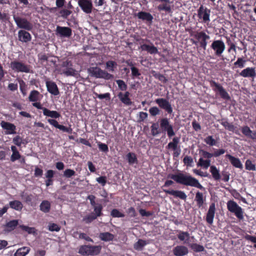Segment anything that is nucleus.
I'll list each match as a JSON object with an SVG mask.
<instances>
[{
  "instance_id": "nucleus-12",
  "label": "nucleus",
  "mask_w": 256,
  "mask_h": 256,
  "mask_svg": "<svg viewBox=\"0 0 256 256\" xmlns=\"http://www.w3.org/2000/svg\"><path fill=\"white\" fill-rule=\"evenodd\" d=\"M55 32L56 36L61 38H69L72 35V30L67 26H58Z\"/></svg>"
},
{
  "instance_id": "nucleus-21",
  "label": "nucleus",
  "mask_w": 256,
  "mask_h": 256,
  "mask_svg": "<svg viewBox=\"0 0 256 256\" xmlns=\"http://www.w3.org/2000/svg\"><path fill=\"white\" fill-rule=\"evenodd\" d=\"M140 48L142 51H146L148 53L150 54H156L159 53L158 48L152 43L150 45L146 44H142Z\"/></svg>"
},
{
  "instance_id": "nucleus-48",
  "label": "nucleus",
  "mask_w": 256,
  "mask_h": 256,
  "mask_svg": "<svg viewBox=\"0 0 256 256\" xmlns=\"http://www.w3.org/2000/svg\"><path fill=\"white\" fill-rule=\"evenodd\" d=\"M246 60L242 58H238L237 60L234 62V66L236 68H242L244 66Z\"/></svg>"
},
{
  "instance_id": "nucleus-49",
  "label": "nucleus",
  "mask_w": 256,
  "mask_h": 256,
  "mask_svg": "<svg viewBox=\"0 0 256 256\" xmlns=\"http://www.w3.org/2000/svg\"><path fill=\"white\" fill-rule=\"evenodd\" d=\"M190 248L196 252H201L204 250V248L202 246L197 244H192L190 245Z\"/></svg>"
},
{
  "instance_id": "nucleus-5",
  "label": "nucleus",
  "mask_w": 256,
  "mask_h": 256,
  "mask_svg": "<svg viewBox=\"0 0 256 256\" xmlns=\"http://www.w3.org/2000/svg\"><path fill=\"white\" fill-rule=\"evenodd\" d=\"M102 249L100 246L84 245L80 248L78 253L82 255L94 256L98 254Z\"/></svg>"
},
{
  "instance_id": "nucleus-36",
  "label": "nucleus",
  "mask_w": 256,
  "mask_h": 256,
  "mask_svg": "<svg viewBox=\"0 0 256 256\" xmlns=\"http://www.w3.org/2000/svg\"><path fill=\"white\" fill-rule=\"evenodd\" d=\"M9 204L11 208L16 210H20L23 207L22 203L16 200L10 202Z\"/></svg>"
},
{
  "instance_id": "nucleus-57",
  "label": "nucleus",
  "mask_w": 256,
  "mask_h": 256,
  "mask_svg": "<svg viewBox=\"0 0 256 256\" xmlns=\"http://www.w3.org/2000/svg\"><path fill=\"white\" fill-rule=\"evenodd\" d=\"M204 141L206 143V144L210 146H214L216 144V140L212 138V136H208L204 138Z\"/></svg>"
},
{
  "instance_id": "nucleus-20",
  "label": "nucleus",
  "mask_w": 256,
  "mask_h": 256,
  "mask_svg": "<svg viewBox=\"0 0 256 256\" xmlns=\"http://www.w3.org/2000/svg\"><path fill=\"white\" fill-rule=\"evenodd\" d=\"M240 75L244 78H254L256 76V68L248 67L242 70Z\"/></svg>"
},
{
  "instance_id": "nucleus-13",
  "label": "nucleus",
  "mask_w": 256,
  "mask_h": 256,
  "mask_svg": "<svg viewBox=\"0 0 256 256\" xmlns=\"http://www.w3.org/2000/svg\"><path fill=\"white\" fill-rule=\"evenodd\" d=\"M160 128L162 132H167L168 137H172L175 135V133L173 130L172 126H171L168 119L162 118L160 122Z\"/></svg>"
},
{
  "instance_id": "nucleus-30",
  "label": "nucleus",
  "mask_w": 256,
  "mask_h": 256,
  "mask_svg": "<svg viewBox=\"0 0 256 256\" xmlns=\"http://www.w3.org/2000/svg\"><path fill=\"white\" fill-rule=\"evenodd\" d=\"M148 242L146 240L142 239H139L137 242L134 244V248L136 250L140 251L142 250L145 246H146Z\"/></svg>"
},
{
  "instance_id": "nucleus-31",
  "label": "nucleus",
  "mask_w": 256,
  "mask_h": 256,
  "mask_svg": "<svg viewBox=\"0 0 256 256\" xmlns=\"http://www.w3.org/2000/svg\"><path fill=\"white\" fill-rule=\"evenodd\" d=\"M210 172L212 174L213 178L216 180H219L220 179V174L218 170L214 166L210 167Z\"/></svg>"
},
{
  "instance_id": "nucleus-61",
  "label": "nucleus",
  "mask_w": 256,
  "mask_h": 256,
  "mask_svg": "<svg viewBox=\"0 0 256 256\" xmlns=\"http://www.w3.org/2000/svg\"><path fill=\"white\" fill-rule=\"evenodd\" d=\"M242 132L244 136L248 137H249L250 135L252 134V131L248 126L242 128Z\"/></svg>"
},
{
  "instance_id": "nucleus-9",
  "label": "nucleus",
  "mask_w": 256,
  "mask_h": 256,
  "mask_svg": "<svg viewBox=\"0 0 256 256\" xmlns=\"http://www.w3.org/2000/svg\"><path fill=\"white\" fill-rule=\"evenodd\" d=\"M227 207L228 210L234 213L238 218L240 220L243 219L244 216L242 208L236 202L233 200H229L227 203Z\"/></svg>"
},
{
  "instance_id": "nucleus-16",
  "label": "nucleus",
  "mask_w": 256,
  "mask_h": 256,
  "mask_svg": "<svg viewBox=\"0 0 256 256\" xmlns=\"http://www.w3.org/2000/svg\"><path fill=\"white\" fill-rule=\"evenodd\" d=\"M156 1L160 2L157 7L158 11H164L168 14L172 12L171 6L170 5L171 2L170 0H156Z\"/></svg>"
},
{
  "instance_id": "nucleus-58",
  "label": "nucleus",
  "mask_w": 256,
  "mask_h": 256,
  "mask_svg": "<svg viewBox=\"0 0 256 256\" xmlns=\"http://www.w3.org/2000/svg\"><path fill=\"white\" fill-rule=\"evenodd\" d=\"M94 94L96 97L100 100L105 98L106 100H109L110 98V94L109 92H106L104 94H98L96 92H94Z\"/></svg>"
},
{
  "instance_id": "nucleus-40",
  "label": "nucleus",
  "mask_w": 256,
  "mask_h": 256,
  "mask_svg": "<svg viewBox=\"0 0 256 256\" xmlns=\"http://www.w3.org/2000/svg\"><path fill=\"white\" fill-rule=\"evenodd\" d=\"M197 165L198 166H204L205 168H208L210 165V160H204L202 158H200Z\"/></svg>"
},
{
  "instance_id": "nucleus-33",
  "label": "nucleus",
  "mask_w": 256,
  "mask_h": 256,
  "mask_svg": "<svg viewBox=\"0 0 256 256\" xmlns=\"http://www.w3.org/2000/svg\"><path fill=\"white\" fill-rule=\"evenodd\" d=\"M100 238L103 241L107 242L112 240L114 236L108 232H102L99 235Z\"/></svg>"
},
{
  "instance_id": "nucleus-54",
  "label": "nucleus",
  "mask_w": 256,
  "mask_h": 256,
  "mask_svg": "<svg viewBox=\"0 0 256 256\" xmlns=\"http://www.w3.org/2000/svg\"><path fill=\"white\" fill-rule=\"evenodd\" d=\"M226 43L229 46V48L228 50V52H230L231 50L236 52V44L231 41L230 38H227Z\"/></svg>"
},
{
  "instance_id": "nucleus-25",
  "label": "nucleus",
  "mask_w": 256,
  "mask_h": 256,
  "mask_svg": "<svg viewBox=\"0 0 256 256\" xmlns=\"http://www.w3.org/2000/svg\"><path fill=\"white\" fill-rule=\"evenodd\" d=\"M130 93L128 92H126L124 93L120 92L118 96L120 100L124 104L130 106L132 104V101L130 98Z\"/></svg>"
},
{
  "instance_id": "nucleus-19",
  "label": "nucleus",
  "mask_w": 256,
  "mask_h": 256,
  "mask_svg": "<svg viewBox=\"0 0 256 256\" xmlns=\"http://www.w3.org/2000/svg\"><path fill=\"white\" fill-rule=\"evenodd\" d=\"M48 91L54 96H58L60 92L56 84L52 81H46V82Z\"/></svg>"
},
{
  "instance_id": "nucleus-51",
  "label": "nucleus",
  "mask_w": 256,
  "mask_h": 256,
  "mask_svg": "<svg viewBox=\"0 0 256 256\" xmlns=\"http://www.w3.org/2000/svg\"><path fill=\"white\" fill-rule=\"evenodd\" d=\"M10 20V16L8 14L4 12H2L0 10V21L2 22H7Z\"/></svg>"
},
{
  "instance_id": "nucleus-34",
  "label": "nucleus",
  "mask_w": 256,
  "mask_h": 256,
  "mask_svg": "<svg viewBox=\"0 0 256 256\" xmlns=\"http://www.w3.org/2000/svg\"><path fill=\"white\" fill-rule=\"evenodd\" d=\"M30 250V248L27 246H24L18 248L14 254V256H25Z\"/></svg>"
},
{
  "instance_id": "nucleus-41",
  "label": "nucleus",
  "mask_w": 256,
  "mask_h": 256,
  "mask_svg": "<svg viewBox=\"0 0 256 256\" xmlns=\"http://www.w3.org/2000/svg\"><path fill=\"white\" fill-rule=\"evenodd\" d=\"M159 126L158 123H154L151 126V132L153 136H156L160 133V130L158 129Z\"/></svg>"
},
{
  "instance_id": "nucleus-50",
  "label": "nucleus",
  "mask_w": 256,
  "mask_h": 256,
  "mask_svg": "<svg viewBox=\"0 0 256 256\" xmlns=\"http://www.w3.org/2000/svg\"><path fill=\"white\" fill-rule=\"evenodd\" d=\"M19 227L24 231L27 232L28 234L35 233V228H34L29 227L24 225H20Z\"/></svg>"
},
{
  "instance_id": "nucleus-43",
  "label": "nucleus",
  "mask_w": 256,
  "mask_h": 256,
  "mask_svg": "<svg viewBox=\"0 0 256 256\" xmlns=\"http://www.w3.org/2000/svg\"><path fill=\"white\" fill-rule=\"evenodd\" d=\"M72 11L67 9H62L59 12V16L64 19H67L68 16L72 14Z\"/></svg>"
},
{
  "instance_id": "nucleus-1",
  "label": "nucleus",
  "mask_w": 256,
  "mask_h": 256,
  "mask_svg": "<svg viewBox=\"0 0 256 256\" xmlns=\"http://www.w3.org/2000/svg\"><path fill=\"white\" fill-rule=\"evenodd\" d=\"M168 178L180 184L194 186L201 190L204 189V188L200 184L198 180L189 174L178 172L175 174H169Z\"/></svg>"
},
{
  "instance_id": "nucleus-15",
  "label": "nucleus",
  "mask_w": 256,
  "mask_h": 256,
  "mask_svg": "<svg viewBox=\"0 0 256 256\" xmlns=\"http://www.w3.org/2000/svg\"><path fill=\"white\" fill-rule=\"evenodd\" d=\"M159 107L166 112H172V108L168 100L164 98H159L155 100Z\"/></svg>"
},
{
  "instance_id": "nucleus-62",
  "label": "nucleus",
  "mask_w": 256,
  "mask_h": 256,
  "mask_svg": "<svg viewBox=\"0 0 256 256\" xmlns=\"http://www.w3.org/2000/svg\"><path fill=\"white\" fill-rule=\"evenodd\" d=\"M132 75V77H138L141 74L138 68L134 66H132L131 68Z\"/></svg>"
},
{
  "instance_id": "nucleus-53",
  "label": "nucleus",
  "mask_w": 256,
  "mask_h": 256,
  "mask_svg": "<svg viewBox=\"0 0 256 256\" xmlns=\"http://www.w3.org/2000/svg\"><path fill=\"white\" fill-rule=\"evenodd\" d=\"M94 214L96 217L100 216L102 215V206L100 204H97L96 206H94Z\"/></svg>"
},
{
  "instance_id": "nucleus-32",
  "label": "nucleus",
  "mask_w": 256,
  "mask_h": 256,
  "mask_svg": "<svg viewBox=\"0 0 256 256\" xmlns=\"http://www.w3.org/2000/svg\"><path fill=\"white\" fill-rule=\"evenodd\" d=\"M40 210L44 212H48L50 209V204L46 200H43L40 206Z\"/></svg>"
},
{
  "instance_id": "nucleus-11",
  "label": "nucleus",
  "mask_w": 256,
  "mask_h": 256,
  "mask_svg": "<svg viewBox=\"0 0 256 256\" xmlns=\"http://www.w3.org/2000/svg\"><path fill=\"white\" fill-rule=\"evenodd\" d=\"M210 10L204 6L202 4L200 5L198 10V16L204 23H208L210 22Z\"/></svg>"
},
{
  "instance_id": "nucleus-59",
  "label": "nucleus",
  "mask_w": 256,
  "mask_h": 256,
  "mask_svg": "<svg viewBox=\"0 0 256 256\" xmlns=\"http://www.w3.org/2000/svg\"><path fill=\"white\" fill-rule=\"evenodd\" d=\"M111 216L114 218H123L124 216V214L121 213L117 209H114L112 210Z\"/></svg>"
},
{
  "instance_id": "nucleus-7",
  "label": "nucleus",
  "mask_w": 256,
  "mask_h": 256,
  "mask_svg": "<svg viewBox=\"0 0 256 256\" xmlns=\"http://www.w3.org/2000/svg\"><path fill=\"white\" fill-rule=\"evenodd\" d=\"M13 18L18 28L26 30H32L33 24L26 18H22L18 15L14 14Z\"/></svg>"
},
{
  "instance_id": "nucleus-64",
  "label": "nucleus",
  "mask_w": 256,
  "mask_h": 256,
  "mask_svg": "<svg viewBox=\"0 0 256 256\" xmlns=\"http://www.w3.org/2000/svg\"><path fill=\"white\" fill-rule=\"evenodd\" d=\"M98 148L102 152H108V146L105 144L99 142L98 143Z\"/></svg>"
},
{
  "instance_id": "nucleus-4",
  "label": "nucleus",
  "mask_w": 256,
  "mask_h": 256,
  "mask_svg": "<svg viewBox=\"0 0 256 256\" xmlns=\"http://www.w3.org/2000/svg\"><path fill=\"white\" fill-rule=\"evenodd\" d=\"M88 70L91 76L96 78H104L106 80H110L114 78L112 74L97 66L90 68Z\"/></svg>"
},
{
  "instance_id": "nucleus-17",
  "label": "nucleus",
  "mask_w": 256,
  "mask_h": 256,
  "mask_svg": "<svg viewBox=\"0 0 256 256\" xmlns=\"http://www.w3.org/2000/svg\"><path fill=\"white\" fill-rule=\"evenodd\" d=\"M0 125L3 129L6 130L5 132L6 134H16V127L14 124L7 122L2 121Z\"/></svg>"
},
{
  "instance_id": "nucleus-10",
  "label": "nucleus",
  "mask_w": 256,
  "mask_h": 256,
  "mask_svg": "<svg viewBox=\"0 0 256 256\" xmlns=\"http://www.w3.org/2000/svg\"><path fill=\"white\" fill-rule=\"evenodd\" d=\"M72 66L73 64L71 60H67L63 62L62 64V67L63 68L62 73L67 76H76V72Z\"/></svg>"
},
{
  "instance_id": "nucleus-23",
  "label": "nucleus",
  "mask_w": 256,
  "mask_h": 256,
  "mask_svg": "<svg viewBox=\"0 0 256 256\" xmlns=\"http://www.w3.org/2000/svg\"><path fill=\"white\" fill-rule=\"evenodd\" d=\"M173 254L176 256H184L188 252V248L184 246H178L172 250Z\"/></svg>"
},
{
  "instance_id": "nucleus-18",
  "label": "nucleus",
  "mask_w": 256,
  "mask_h": 256,
  "mask_svg": "<svg viewBox=\"0 0 256 256\" xmlns=\"http://www.w3.org/2000/svg\"><path fill=\"white\" fill-rule=\"evenodd\" d=\"M28 30H20L18 32V40L22 42H28L31 40L32 36Z\"/></svg>"
},
{
  "instance_id": "nucleus-26",
  "label": "nucleus",
  "mask_w": 256,
  "mask_h": 256,
  "mask_svg": "<svg viewBox=\"0 0 256 256\" xmlns=\"http://www.w3.org/2000/svg\"><path fill=\"white\" fill-rule=\"evenodd\" d=\"M43 98V95L36 90H32L30 92L28 96L30 102H34L40 101Z\"/></svg>"
},
{
  "instance_id": "nucleus-8",
  "label": "nucleus",
  "mask_w": 256,
  "mask_h": 256,
  "mask_svg": "<svg viewBox=\"0 0 256 256\" xmlns=\"http://www.w3.org/2000/svg\"><path fill=\"white\" fill-rule=\"evenodd\" d=\"M210 48L214 50V56L221 57L225 50L226 46L222 40H214L212 43Z\"/></svg>"
},
{
  "instance_id": "nucleus-29",
  "label": "nucleus",
  "mask_w": 256,
  "mask_h": 256,
  "mask_svg": "<svg viewBox=\"0 0 256 256\" xmlns=\"http://www.w3.org/2000/svg\"><path fill=\"white\" fill-rule=\"evenodd\" d=\"M18 224V220H14L7 222L5 225V230L6 232H11L14 230Z\"/></svg>"
},
{
  "instance_id": "nucleus-55",
  "label": "nucleus",
  "mask_w": 256,
  "mask_h": 256,
  "mask_svg": "<svg viewBox=\"0 0 256 256\" xmlns=\"http://www.w3.org/2000/svg\"><path fill=\"white\" fill-rule=\"evenodd\" d=\"M184 163L188 166H192V164L194 162L193 159L192 157L186 156L183 160Z\"/></svg>"
},
{
  "instance_id": "nucleus-63",
  "label": "nucleus",
  "mask_w": 256,
  "mask_h": 256,
  "mask_svg": "<svg viewBox=\"0 0 256 256\" xmlns=\"http://www.w3.org/2000/svg\"><path fill=\"white\" fill-rule=\"evenodd\" d=\"M244 238L248 240H250L254 243V247L256 248V236H252L249 234H246Z\"/></svg>"
},
{
  "instance_id": "nucleus-28",
  "label": "nucleus",
  "mask_w": 256,
  "mask_h": 256,
  "mask_svg": "<svg viewBox=\"0 0 256 256\" xmlns=\"http://www.w3.org/2000/svg\"><path fill=\"white\" fill-rule=\"evenodd\" d=\"M226 156L228 158L230 162L232 164L237 168L242 169L243 168L242 164L240 160L238 158H236L230 154H228Z\"/></svg>"
},
{
  "instance_id": "nucleus-52",
  "label": "nucleus",
  "mask_w": 256,
  "mask_h": 256,
  "mask_svg": "<svg viewBox=\"0 0 256 256\" xmlns=\"http://www.w3.org/2000/svg\"><path fill=\"white\" fill-rule=\"evenodd\" d=\"M221 124L230 131L234 132L235 130L236 127L227 121H222Z\"/></svg>"
},
{
  "instance_id": "nucleus-24",
  "label": "nucleus",
  "mask_w": 256,
  "mask_h": 256,
  "mask_svg": "<svg viewBox=\"0 0 256 256\" xmlns=\"http://www.w3.org/2000/svg\"><path fill=\"white\" fill-rule=\"evenodd\" d=\"M163 191L167 194H171L176 197L179 198H180L183 200H186L187 197L186 194L184 192L181 190L163 189Z\"/></svg>"
},
{
  "instance_id": "nucleus-39",
  "label": "nucleus",
  "mask_w": 256,
  "mask_h": 256,
  "mask_svg": "<svg viewBox=\"0 0 256 256\" xmlns=\"http://www.w3.org/2000/svg\"><path fill=\"white\" fill-rule=\"evenodd\" d=\"M180 141V138L178 137H174L172 142L168 143V148H172L174 150H176L177 149L178 144Z\"/></svg>"
},
{
  "instance_id": "nucleus-45",
  "label": "nucleus",
  "mask_w": 256,
  "mask_h": 256,
  "mask_svg": "<svg viewBox=\"0 0 256 256\" xmlns=\"http://www.w3.org/2000/svg\"><path fill=\"white\" fill-rule=\"evenodd\" d=\"M246 169L248 170H256V165L250 160H247L245 164Z\"/></svg>"
},
{
  "instance_id": "nucleus-47",
  "label": "nucleus",
  "mask_w": 256,
  "mask_h": 256,
  "mask_svg": "<svg viewBox=\"0 0 256 256\" xmlns=\"http://www.w3.org/2000/svg\"><path fill=\"white\" fill-rule=\"evenodd\" d=\"M178 238L181 241H184L186 239L188 240L190 238V234L188 232L180 231L179 234L178 235Z\"/></svg>"
},
{
  "instance_id": "nucleus-27",
  "label": "nucleus",
  "mask_w": 256,
  "mask_h": 256,
  "mask_svg": "<svg viewBox=\"0 0 256 256\" xmlns=\"http://www.w3.org/2000/svg\"><path fill=\"white\" fill-rule=\"evenodd\" d=\"M138 18L142 20H146L148 22H152L153 20V16L149 12H140L136 14Z\"/></svg>"
},
{
  "instance_id": "nucleus-6",
  "label": "nucleus",
  "mask_w": 256,
  "mask_h": 256,
  "mask_svg": "<svg viewBox=\"0 0 256 256\" xmlns=\"http://www.w3.org/2000/svg\"><path fill=\"white\" fill-rule=\"evenodd\" d=\"M190 36H194L200 42V47L206 50L208 40L210 38L209 35L206 34L204 31L190 32Z\"/></svg>"
},
{
  "instance_id": "nucleus-35",
  "label": "nucleus",
  "mask_w": 256,
  "mask_h": 256,
  "mask_svg": "<svg viewBox=\"0 0 256 256\" xmlns=\"http://www.w3.org/2000/svg\"><path fill=\"white\" fill-rule=\"evenodd\" d=\"M195 200L196 202L197 205L199 208L202 206L204 201L203 194L198 192L196 194Z\"/></svg>"
},
{
  "instance_id": "nucleus-3",
  "label": "nucleus",
  "mask_w": 256,
  "mask_h": 256,
  "mask_svg": "<svg viewBox=\"0 0 256 256\" xmlns=\"http://www.w3.org/2000/svg\"><path fill=\"white\" fill-rule=\"evenodd\" d=\"M10 67L17 72L30 73L32 72V66L22 61L14 60L10 63Z\"/></svg>"
},
{
  "instance_id": "nucleus-44",
  "label": "nucleus",
  "mask_w": 256,
  "mask_h": 256,
  "mask_svg": "<svg viewBox=\"0 0 256 256\" xmlns=\"http://www.w3.org/2000/svg\"><path fill=\"white\" fill-rule=\"evenodd\" d=\"M32 106L36 108L38 110H42L43 112H56V111L54 110H50L46 108H43L42 104H40V101L34 102L32 104Z\"/></svg>"
},
{
  "instance_id": "nucleus-46",
  "label": "nucleus",
  "mask_w": 256,
  "mask_h": 256,
  "mask_svg": "<svg viewBox=\"0 0 256 256\" xmlns=\"http://www.w3.org/2000/svg\"><path fill=\"white\" fill-rule=\"evenodd\" d=\"M116 82L118 86V88L120 90L122 91H125L127 90L128 86L123 80H116Z\"/></svg>"
},
{
  "instance_id": "nucleus-42",
  "label": "nucleus",
  "mask_w": 256,
  "mask_h": 256,
  "mask_svg": "<svg viewBox=\"0 0 256 256\" xmlns=\"http://www.w3.org/2000/svg\"><path fill=\"white\" fill-rule=\"evenodd\" d=\"M117 66L116 62L112 60H108L106 62V68L112 72L114 71V68Z\"/></svg>"
},
{
  "instance_id": "nucleus-56",
  "label": "nucleus",
  "mask_w": 256,
  "mask_h": 256,
  "mask_svg": "<svg viewBox=\"0 0 256 256\" xmlns=\"http://www.w3.org/2000/svg\"><path fill=\"white\" fill-rule=\"evenodd\" d=\"M96 218L97 217L95 216V214L94 213H92L90 214L84 218L83 220L85 221L86 224H89Z\"/></svg>"
},
{
  "instance_id": "nucleus-22",
  "label": "nucleus",
  "mask_w": 256,
  "mask_h": 256,
  "mask_svg": "<svg viewBox=\"0 0 256 256\" xmlns=\"http://www.w3.org/2000/svg\"><path fill=\"white\" fill-rule=\"evenodd\" d=\"M216 205L214 202L210 204L206 214V221L209 224H212L214 216Z\"/></svg>"
},
{
  "instance_id": "nucleus-14",
  "label": "nucleus",
  "mask_w": 256,
  "mask_h": 256,
  "mask_svg": "<svg viewBox=\"0 0 256 256\" xmlns=\"http://www.w3.org/2000/svg\"><path fill=\"white\" fill-rule=\"evenodd\" d=\"M78 4L86 14H90L92 10V4L90 0H78Z\"/></svg>"
},
{
  "instance_id": "nucleus-2",
  "label": "nucleus",
  "mask_w": 256,
  "mask_h": 256,
  "mask_svg": "<svg viewBox=\"0 0 256 256\" xmlns=\"http://www.w3.org/2000/svg\"><path fill=\"white\" fill-rule=\"evenodd\" d=\"M210 86L215 92L216 96H219L220 98L226 101L230 100V96L222 86L215 80H208Z\"/></svg>"
},
{
  "instance_id": "nucleus-37",
  "label": "nucleus",
  "mask_w": 256,
  "mask_h": 256,
  "mask_svg": "<svg viewBox=\"0 0 256 256\" xmlns=\"http://www.w3.org/2000/svg\"><path fill=\"white\" fill-rule=\"evenodd\" d=\"M17 80L20 84V90L22 95L25 96L26 94L27 85L23 80L21 78H18Z\"/></svg>"
},
{
  "instance_id": "nucleus-38",
  "label": "nucleus",
  "mask_w": 256,
  "mask_h": 256,
  "mask_svg": "<svg viewBox=\"0 0 256 256\" xmlns=\"http://www.w3.org/2000/svg\"><path fill=\"white\" fill-rule=\"evenodd\" d=\"M126 158L128 160L129 164H137L138 160L136 156L134 153L129 152L126 155Z\"/></svg>"
},
{
  "instance_id": "nucleus-60",
  "label": "nucleus",
  "mask_w": 256,
  "mask_h": 256,
  "mask_svg": "<svg viewBox=\"0 0 256 256\" xmlns=\"http://www.w3.org/2000/svg\"><path fill=\"white\" fill-rule=\"evenodd\" d=\"M76 174V172L71 169H66V170L64 172V176L69 178L72 176H74Z\"/></svg>"
}]
</instances>
